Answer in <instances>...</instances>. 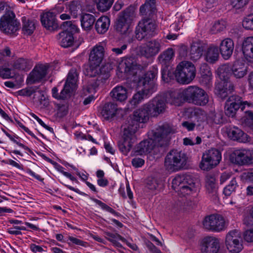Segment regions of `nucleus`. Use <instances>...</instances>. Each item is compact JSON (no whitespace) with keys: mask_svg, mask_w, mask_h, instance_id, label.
<instances>
[{"mask_svg":"<svg viewBox=\"0 0 253 253\" xmlns=\"http://www.w3.org/2000/svg\"><path fill=\"white\" fill-rule=\"evenodd\" d=\"M150 117L151 114L146 104L133 112L131 122L124 128L123 140L118 143L119 149L123 154L126 155L135 142V133L139 127V124L145 123Z\"/></svg>","mask_w":253,"mask_h":253,"instance_id":"obj_3","label":"nucleus"},{"mask_svg":"<svg viewBox=\"0 0 253 253\" xmlns=\"http://www.w3.org/2000/svg\"><path fill=\"white\" fill-rule=\"evenodd\" d=\"M63 27L66 29L65 31H68L73 34L74 33H77L79 31L78 27L72 23L71 21H65L63 23Z\"/></svg>","mask_w":253,"mask_h":253,"instance_id":"obj_57","label":"nucleus"},{"mask_svg":"<svg viewBox=\"0 0 253 253\" xmlns=\"http://www.w3.org/2000/svg\"><path fill=\"white\" fill-rule=\"evenodd\" d=\"M118 69L121 72L134 76L140 72L143 69V67L138 64L133 58L129 57L122 59L119 63Z\"/></svg>","mask_w":253,"mask_h":253,"instance_id":"obj_13","label":"nucleus"},{"mask_svg":"<svg viewBox=\"0 0 253 253\" xmlns=\"http://www.w3.org/2000/svg\"><path fill=\"white\" fill-rule=\"evenodd\" d=\"M147 184L148 188L150 190H158L160 189L162 186V182L155 178L149 180Z\"/></svg>","mask_w":253,"mask_h":253,"instance_id":"obj_56","label":"nucleus"},{"mask_svg":"<svg viewBox=\"0 0 253 253\" xmlns=\"http://www.w3.org/2000/svg\"><path fill=\"white\" fill-rule=\"evenodd\" d=\"M89 66L84 71V74L88 78L94 77L98 74V68L99 66L91 65L89 63Z\"/></svg>","mask_w":253,"mask_h":253,"instance_id":"obj_50","label":"nucleus"},{"mask_svg":"<svg viewBox=\"0 0 253 253\" xmlns=\"http://www.w3.org/2000/svg\"><path fill=\"white\" fill-rule=\"evenodd\" d=\"M246 153V149L236 150L231 155L230 160L233 163L237 165H247Z\"/></svg>","mask_w":253,"mask_h":253,"instance_id":"obj_32","label":"nucleus"},{"mask_svg":"<svg viewBox=\"0 0 253 253\" xmlns=\"http://www.w3.org/2000/svg\"><path fill=\"white\" fill-rule=\"evenodd\" d=\"M187 160V155L176 149L170 150L165 159V166L169 170L178 171L185 166Z\"/></svg>","mask_w":253,"mask_h":253,"instance_id":"obj_6","label":"nucleus"},{"mask_svg":"<svg viewBox=\"0 0 253 253\" xmlns=\"http://www.w3.org/2000/svg\"><path fill=\"white\" fill-rule=\"evenodd\" d=\"M247 74V70L246 68H234L232 70V76L237 79H240L244 77Z\"/></svg>","mask_w":253,"mask_h":253,"instance_id":"obj_58","label":"nucleus"},{"mask_svg":"<svg viewBox=\"0 0 253 253\" xmlns=\"http://www.w3.org/2000/svg\"><path fill=\"white\" fill-rule=\"evenodd\" d=\"M137 85V90L145 96H149L155 92L157 85L154 80H132Z\"/></svg>","mask_w":253,"mask_h":253,"instance_id":"obj_18","label":"nucleus"},{"mask_svg":"<svg viewBox=\"0 0 253 253\" xmlns=\"http://www.w3.org/2000/svg\"><path fill=\"white\" fill-rule=\"evenodd\" d=\"M243 53L250 62L253 61V37L247 38L243 42Z\"/></svg>","mask_w":253,"mask_h":253,"instance_id":"obj_29","label":"nucleus"},{"mask_svg":"<svg viewBox=\"0 0 253 253\" xmlns=\"http://www.w3.org/2000/svg\"><path fill=\"white\" fill-rule=\"evenodd\" d=\"M242 25L246 29L253 30V14L249 15L244 18Z\"/></svg>","mask_w":253,"mask_h":253,"instance_id":"obj_54","label":"nucleus"},{"mask_svg":"<svg viewBox=\"0 0 253 253\" xmlns=\"http://www.w3.org/2000/svg\"><path fill=\"white\" fill-rule=\"evenodd\" d=\"M234 90V86L230 80H218L215 83V93L222 99H225Z\"/></svg>","mask_w":253,"mask_h":253,"instance_id":"obj_16","label":"nucleus"},{"mask_svg":"<svg viewBox=\"0 0 253 253\" xmlns=\"http://www.w3.org/2000/svg\"><path fill=\"white\" fill-rule=\"evenodd\" d=\"M196 68L194 65L188 61H182L176 66L174 72L161 70L162 79H194L196 76Z\"/></svg>","mask_w":253,"mask_h":253,"instance_id":"obj_4","label":"nucleus"},{"mask_svg":"<svg viewBox=\"0 0 253 253\" xmlns=\"http://www.w3.org/2000/svg\"><path fill=\"white\" fill-rule=\"evenodd\" d=\"M81 25L85 30H90L95 22L94 16L90 14L85 13L81 16Z\"/></svg>","mask_w":253,"mask_h":253,"instance_id":"obj_40","label":"nucleus"},{"mask_svg":"<svg viewBox=\"0 0 253 253\" xmlns=\"http://www.w3.org/2000/svg\"><path fill=\"white\" fill-rule=\"evenodd\" d=\"M171 184L173 190L182 196L190 195L196 191L194 180L189 174L176 176L172 179Z\"/></svg>","mask_w":253,"mask_h":253,"instance_id":"obj_5","label":"nucleus"},{"mask_svg":"<svg viewBox=\"0 0 253 253\" xmlns=\"http://www.w3.org/2000/svg\"><path fill=\"white\" fill-rule=\"evenodd\" d=\"M213 122L216 124H220L223 123V114L218 112L215 113L212 117Z\"/></svg>","mask_w":253,"mask_h":253,"instance_id":"obj_62","label":"nucleus"},{"mask_svg":"<svg viewBox=\"0 0 253 253\" xmlns=\"http://www.w3.org/2000/svg\"><path fill=\"white\" fill-rule=\"evenodd\" d=\"M41 81V80H27L26 84L28 86L18 91L17 93L20 96H31L40 88L41 84H37L40 83Z\"/></svg>","mask_w":253,"mask_h":253,"instance_id":"obj_25","label":"nucleus"},{"mask_svg":"<svg viewBox=\"0 0 253 253\" xmlns=\"http://www.w3.org/2000/svg\"><path fill=\"white\" fill-rule=\"evenodd\" d=\"M158 68L156 66H152L144 75L142 79H155L158 75Z\"/></svg>","mask_w":253,"mask_h":253,"instance_id":"obj_52","label":"nucleus"},{"mask_svg":"<svg viewBox=\"0 0 253 253\" xmlns=\"http://www.w3.org/2000/svg\"><path fill=\"white\" fill-rule=\"evenodd\" d=\"M217 74L219 79H229L232 76V69L225 65L219 67L217 70Z\"/></svg>","mask_w":253,"mask_h":253,"instance_id":"obj_41","label":"nucleus"},{"mask_svg":"<svg viewBox=\"0 0 253 253\" xmlns=\"http://www.w3.org/2000/svg\"><path fill=\"white\" fill-rule=\"evenodd\" d=\"M221 160V154L217 149L212 148L204 153L200 168L204 170H209L218 165Z\"/></svg>","mask_w":253,"mask_h":253,"instance_id":"obj_8","label":"nucleus"},{"mask_svg":"<svg viewBox=\"0 0 253 253\" xmlns=\"http://www.w3.org/2000/svg\"><path fill=\"white\" fill-rule=\"evenodd\" d=\"M20 23L12 11L6 12L0 19V30L6 34H12L19 29Z\"/></svg>","mask_w":253,"mask_h":253,"instance_id":"obj_9","label":"nucleus"},{"mask_svg":"<svg viewBox=\"0 0 253 253\" xmlns=\"http://www.w3.org/2000/svg\"><path fill=\"white\" fill-rule=\"evenodd\" d=\"M11 141L13 142L14 143L16 144L19 147L23 148L26 150H27L30 153H32L31 150L27 146L24 145L23 144L20 143L19 141H18L17 139H20V138L16 134L13 135L11 138L10 139Z\"/></svg>","mask_w":253,"mask_h":253,"instance_id":"obj_61","label":"nucleus"},{"mask_svg":"<svg viewBox=\"0 0 253 253\" xmlns=\"http://www.w3.org/2000/svg\"><path fill=\"white\" fill-rule=\"evenodd\" d=\"M12 70L9 68H0V77L3 79H9L13 77L11 73Z\"/></svg>","mask_w":253,"mask_h":253,"instance_id":"obj_59","label":"nucleus"},{"mask_svg":"<svg viewBox=\"0 0 253 253\" xmlns=\"http://www.w3.org/2000/svg\"><path fill=\"white\" fill-rule=\"evenodd\" d=\"M228 137L233 140L244 142L246 140L247 134L237 127L234 126L227 132Z\"/></svg>","mask_w":253,"mask_h":253,"instance_id":"obj_33","label":"nucleus"},{"mask_svg":"<svg viewBox=\"0 0 253 253\" xmlns=\"http://www.w3.org/2000/svg\"><path fill=\"white\" fill-rule=\"evenodd\" d=\"M248 2V0H234L232 1L234 7L237 9L243 8Z\"/></svg>","mask_w":253,"mask_h":253,"instance_id":"obj_63","label":"nucleus"},{"mask_svg":"<svg viewBox=\"0 0 253 253\" xmlns=\"http://www.w3.org/2000/svg\"><path fill=\"white\" fill-rule=\"evenodd\" d=\"M174 133V129L168 123L159 126L155 130L149 132L151 137L148 139L140 142L135 148L136 155H146L152 150L156 152L159 150L162 153L164 152V148L167 146L170 141L169 135Z\"/></svg>","mask_w":253,"mask_h":253,"instance_id":"obj_1","label":"nucleus"},{"mask_svg":"<svg viewBox=\"0 0 253 253\" xmlns=\"http://www.w3.org/2000/svg\"><path fill=\"white\" fill-rule=\"evenodd\" d=\"M55 14L53 12L48 11L41 15L42 25L46 29L54 31L58 28Z\"/></svg>","mask_w":253,"mask_h":253,"instance_id":"obj_22","label":"nucleus"},{"mask_svg":"<svg viewBox=\"0 0 253 253\" xmlns=\"http://www.w3.org/2000/svg\"><path fill=\"white\" fill-rule=\"evenodd\" d=\"M134 14V9L133 6H128L126 8L119 16L126 19V21L131 22Z\"/></svg>","mask_w":253,"mask_h":253,"instance_id":"obj_48","label":"nucleus"},{"mask_svg":"<svg viewBox=\"0 0 253 253\" xmlns=\"http://www.w3.org/2000/svg\"><path fill=\"white\" fill-rule=\"evenodd\" d=\"M114 0H98L96 1L97 8L100 11H107L111 7Z\"/></svg>","mask_w":253,"mask_h":253,"instance_id":"obj_43","label":"nucleus"},{"mask_svg":"<svg viewBox=\"0 0 253 253\" xmlns=\"http://www.w3.org/2000/svg\"><path fill=\"white\" fill-rule=\"evenodd\" d=\"M244 222L247 225H253V207L250 210L249 215L244 218Z\"/></svg>","mask_w":253,"mask_h":253,"instance_id":"obj_64","label":"nucleus"},{"mask_svg":"<svg viewBox=\"0 0 253 253\" xmlns=\"http://www.w3.org/2000/svg\"><path fill=\"white\" fill-rule=\"evenodd\" d=\"M93 201H94L96 204H97L98 206H99L101 209L103 210H105L107 211H108L112 214H114L115 216H121V214L119 212H118L114 210H113L112 208L107 205L106 204L103 203L100 200H99L97 199L93 198L92 199Z\"/></svg>","mask_w":253,"mask_h":253,"instance_id":"obj_47","label":"nucleus"},{"mask_svg":"<svg viewBox=\"0 0 253 253\" xmlns=\"http://www.w3.org/2000/svg\"><path fill=\"white\" fill-rule=\"evenodd\" d=\"M30 63V61L28 59L19 58L13 61L12 67L16 70L27 71L30 70L32 67Z\"/></svg>","mask_w":253,"mask_h":253,"instance_id":"obj_37","label":"nucleus"},{"mask_svg":"<svg viewBox=\"0 0 253 253\" xmlns=\"http://www.w3.org/2000/svg\"><path fill=\"white\" fill-rule=\"evenodd\" d=\"M219 53L217 46L210 45L205 51V60L209 63L214 64L219 59Z\"/></svg>","mask_w":253,"mask_h":253,"instance_id":"obj_28","label":"nucleus"},{"mask_svg":"<svg viewBox=\"0 0 253 253\" xmlns=\"http://www.w3.org/2000/svg\"><path fill=\"white\" fill-rule=\"evenodd\" d=\"M105 55L103 43H99L91 49L89 55V63L91 65L99 66Z\"/></svg>","mask_w":253,"mask_h":253,"instance_id":"obj_17","label":"nucleus"},{"mask_svg":"<svg viewBox=\"0 0 253 253\" xmlns=\"http://www.w3.org/2000/svg\"><path fill=\"white\" fill-rule=\"evenodd\" d=\"M110 20L107 16L100 17L96 22L95 27L96 31L99 34L106 33L109 27Z\"/></svg>","mask_w":253,"mask_h":253,"instance_id":"obj_34","label":"nucleus"},{"mask_svg":"<svg viewBox=\"0 0 253 253\" xmlns=\"http://www.w3.org/2000/svg\"><path fill=\"white\" fill-rule=\"evenodd\" d=\"M131 22L126 21L123 17L119 16L116 25V29L117 32L122 35L126 34L130 27Z\"/></svg>","mask_w":253,"mask_h":253,"instance_id":"obj_38","label":"nucleus"},{"mask_svg":"<svg viewBox=\"0 0 253 253\" xmlns=\"http://www.w3.org/2000/svg\"><path fill=\"white\" fill-rule=\"evenodd\" d=\"M144 95L141 91L138 90L137 93L133 95L130 103L134 106L137 105L143 100Z\"/></svg>","mask_w":253,"mask_h":253,"instance_id":"obj_60","label":"nucleus"},{"mask_svg":"<svg viewBox=\"0 0 253 253\" xmlns=\"http://www.w3.org/2000/svg\"><path fill=\"white\" fill-rule=\"evenodd\" d=\"M183 95L185 101L197 105L204 106L209 102L206 92L198 87H188L183 91Z\"/></svg>","mask_w":253,"mask_h":253,"instance_id":"obj_7","label":"nucleus"},{"mask_svg":"<svg viewBox=\"0 0 253 253\" xmlns=\"http://www.w3.org/2000/svg\"><path fill=\"white\" fill-rule=\"evenodd\" d=\"M238 187L237 181L235 178H233L230 183L223 189V194L226 196H229L233 192L235 191Z\"/></svg>","mask_w":253,"mask_h":253,"instance_id":"obj_44","label":"nucleus"},{"mask_svg":"<svg viewBox=\"0 0 253 253\" xmlns=\"http://www.w3.org/2000/svg\"><path fill=\"white\" fill-rule=\"evenodd\" d=\"M205 46L200 43H193L191 45L190 58L193 61L199 59L203 54Z\"/></svg>","mask_w":253,"mask_h":253,"instance_id":"obj_35","label":"nucleus"},{"mask_svg":"<svg viewBox=\"0 0 253 253\" xmlns=\"http://www.w3.org/2000/svg\"><path fill=\"white\" fill-rule=\"evenodd\" d=\"M203 224L207 230L219 232L224 229L225 221L220 215L211 214L205 218Z\"/></svg>","mask_w":253,"mask_h":253,"instance_id":"obj_14","label":"nucleus"},{"mask_svg":"<svg viewBox=\"0 0 253 253\" xmlns=\"http://www.w3.org/2000/svg\"><path fill=\"white\" fill-rule=\"evenodd\" d=\"M241 99V97L236 95H231L228 98L224 107V112L226 116L233 117L239 108H241L242 111H244L246 104L248 106L251 104L247 102L242 103Z\"/></svg>","mask_w":253,"mask_h":253,"instance_id":"obj_12","label":"nucleus"},{"mask_svg":"<svg viewBox=\"0 0 253 253\" xmlns=\"http://www.w3.org/2000/svg\"><path fill=\"white\" fill-rule=\"evenodd\" d=\"M126 90L122 86H117L110 92V95L114 100L122 102L127 98Z\"/></svg>","mask_w":253,"mask_h":253,"instance_id":"obj_36","label":"nucleus"},{"mask_svg":"<svg viewBox=\"0 0 253 253\" xmlns=\"http://www.w3.org/2000/svg\"><path fill=\"white\" fill-rule=\"evenodd\" d=\"M117 110L116 104L109 102L104 104L101 113L104 119L111 120L116 116Z\"/></svg>","mask_w":253,"mask_h":253,"instance_id":"obj_31","label":"nucleus"},{"mask_svg":"<svg viewBox=\"0 0 253 253\" xmlns=\"http://www.w3.org/2000/svg\"><path fill=\"white\" fill-rule=\"evenodd\" d=\"M220 248L218 239L213 237H206L202 242V253H217Z\"/></svg>","mask_w":253,"mask_h":253,"instance_id":"obj_19","label":"nucleus"},{"mask_svg":"<svg viewBox=\"0 0 253 253\" xmlns=\"http://www.w3.org/2000/svg\"><path fill=\"white\" fill-rule=\"evenodd\" d=\"M174 54L175 53L173 48H168L159 55L158 59L159 62L162 66H165L162 70L166 69L168 71L167 67L169 66L173 61Z\"/></svg>","mask_w":253,"mask_h":253,"instance_id":"obj_26","label":"nucleus"},{"mask_svg":"<svg viewBox=\"0 0 253 253\" xmlns=\"http://www.w3.org/2000/svg\"><path fill=\"white\" fill-rule=\"evenodd\" d=\"M77 80H66L63 89L59 93L56 87L52 89L53 97L59 100H66L70 98L77 88Z\"/></svg>","mask_w":253,"mask_h":253,"instance_id":"obj_11","label":"nucleus"},{"mask_svg":"<svg viewBox=\"0 0 253 253\" xmlns=\"http://www.w3.org/2000/svg\"><path fill=\"white\" fill-rule=\"evenodd\" d=\"M161 42L158 39L149 41L142 50V55L147 58L157 55L161 50Z\"/></svg>","mask_w":253,"mask_h":253,"instance_id":"obj_20","label":"nucleus"},{"mask_svg":"<svg viewBox=\"0 0 253 253\" xmlns=\"http://www.w3.org/2000/svg\"><path fill=\"white\" fill-rule=\"evenodd\" d=\"M60 45L65 48L72 45L74 42L73 34L68 31H63L57 36Z\"/></svg>","mask_w":253,"mask_h":253,"instance_id":"obj_30","label":"nucleus"},{"mask_svg":"<svg viewBox=\"0 0 253 253\" xmlns=\"http://www.w3.org/2000/svg\"><path fill=\"white\" fill-rule=\"evenodd\" d=\"M104 234L106 239L112 244L116 240H120L122 241H126V239L118 233H113L109 232H105Z\"/></svg>","mask_w":253,"mask_h":253,"instance_id":"obj_51","label":"nucleus"},{"mask_svg":"<svg viewBox=\"0 0 253 253\" xmlns=\"http://www.w3.org/2000/svg\"><path fill=\"white\" fill-rule=\"evenodd\" d=\"M226 26V22L223 20L215 21L211 28V32L213 34L223 31Z\"/></svg>","mask_w":253,"mask_h":253,"instance_id":"obj_45","label":"nucleus"},{"mask_svg":"<svg viewBox=\"0 0 253 253\" xmlns=\"http://www.w3.org/2000/svg\"><path fill=\"white\" fill-rule=\"evenodd\" d=\"M234 48V43L230 38L223 40L219 44V50L223 59H228L232 55Z\"/></svg>","mask_w":253,"mask_h":253,"instance_id":"obj_23","label":"nucleus"},{"mask_svg":"<svg viewBox=\"0 0 253 253\" xmlns=\"http://www.w3.org/2000/svg\"><path fill=\"white\" fill-rule=\"evenodd\" d=\"M100 80H90L88 83L85 88L84 90H86L88 93H92L96 91V88L99 86V82Z\"/></svg>","mask_w":253,"mask_h":253,"instance_id":"obj_53","label":"nucleus"},{"mask_svg":"<svg viewBox=\"0 0 253 253\" xmlns=\"http://www.w3.org/2000/svg\"><path fill=\"white\" fill-rule=\"evenodd\" d=\"M200 73L201 77L203 79H211V72L210 70V68L207 64H204L201 65Z\"/></svg>","mask_w":253,"mask_h":253,"instance_id":"obj_49","label":"nucleus"},{"mask_svg":"<svg viewBox=\"0 0 253 253\" xmlns=\"http://www.w3.org/2000/svg\"><path fill=\"white\" fill-rule=\"evenodd\" d=\"M48 68V64H41L36 65L27 79H43L47 74Z\"/></svg>","mask_w":253,"mask_h":253,"instance_id":"obj_27","label":"nucleus"},{"mask_svg":"<svg viewBox=\"0 0 253 253\" xmlns=\"http://www.w3.org/2000/svg\"><path fill=\"white\" fill-rule=\"evenodd\" d=\"M143 18L138 22L135 28V38L139 41L148 39L157 34V25L155 20L157 18L156 0H146L139 8Z\"/></svg>","mask_w":253,"mask_h":253,"instance_id":"obj_2","label":"nucleus"},{"mask_svg":"<svg viewBox=\"0 0 253 253\" xmlns=\"http://www.w3.org/2000/svg\"><path fill=\"white\" fill-rule=\"evenodd\" d=\"M4 84L7 87L11 88H19L24 85V80H13L6 81Z\"/></svg>","mask_w":253,"mask_h":253,"instance_id":"obj_55","label":"nucleus"},{"mask_svg":"<svg viewBox=\"0 0 253 253\" xmlns=\"http://www.w3.org/2000/svg\"><path fill=\"white\" fill-rule=\"evenodd\" d=\"M205 187L206 192L211 199L214 201L218 200V186L214 176H207Z\"/></svg>","mask_w":253,"mask_h":253,"instance_id":"obj_21","label":"nucleus"},{"mask_svg":"<svg viewBox=\"0 0 253 253\" xmlns=\"http://www.w3.org/2000/svg\"><path fill=\"white\" fill-rule=\"evenodd\" d=\"M245 114L242 118V123L253 130V112L252 111L246 110Z\"/></svg>","mask_w":253,"mask_h":253,"instance_id":"obj_42","label":"nucleus"},{"mask_svg":"<svg viewBox=\"0 0 253 253\" xmlns=\"http://www.w3.org/2000/svg\"><path fill=\"white\" fill-rule=\"evenodd\" d=\"M183 94V92L181 93L176 91H170L166 92L164 96L167 103L179 106L185 101Z\"/></svg>","mask_w":253,"mask_h":253,"instance_id":"obj_24","label":"nucleus"},{"mask_svg":"<svg viewBox=\"0 0 253 253\" xmlns=\"http://www.w3.org/2000/svg\"><path fill=\"white\" fill-rule=\"evenodd\" d=\"M80 8L79 3L77 0L71 1L69 2V4L67 5V8L68 9L70 14L74 18L77 17Z\"/></svg>","mask_w":253,"mask_h":253,"instance_id":"obj_46","label":"nucleus"},{"mask_svg":"<svg viewBox=\"0 0 253 253\" xmlns=\"http://www.w3.org/2000/svg\"><path fill=\"white\" fill-rule=\"evenodd\" d=\"M225 245L230 252H241L243 249L241 232L236 229L229 231L226 236Z\"/></svg>","mask_w":253,"mask_h":253,"instance_id":"obj_10","label":"nucleus"},{"mask_svg":"<svg viewBox=\"0 0 253 253\" xmlns=\"http://www.w3.org/2000/svg\"><path fill=\"white\" fill-rule=\"evenodd\" d=\"M166 102L164 96H157L146 104L151 114V117H157L165 111Z\"/></svg>","mask_w":253,"mask_h":253,"instance_id":"obj_15","label":"nucleus"},{"mask_svg":"<svg viewBox=\"0 0 253 253\" xmlns=\"http://www.w3.org/2000/svg\"><path fill=\"white\" fill-rule=\"evenodd\" d=\"M23 23L22 30L24 34L30 35L32 34L35 30V21L34 20L27 19L24 16L22 18Z\"/></svg>","mask_w":253,"mask_h":253,"instance_id":"obj_39","label":"nucleus"}]
</instances>
